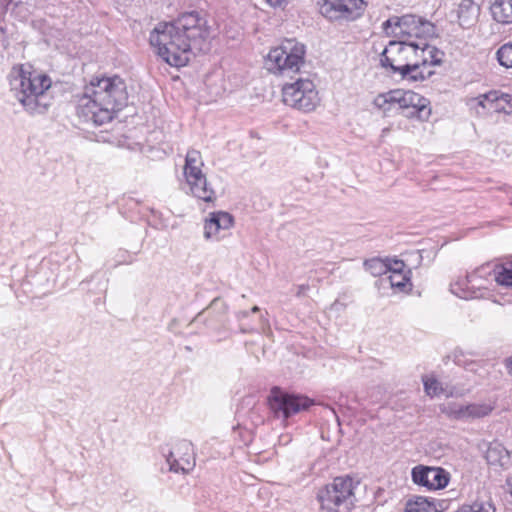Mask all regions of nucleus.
I'll return each mask as SVG.
<instances>
[{"label":"nucleus","instance_id":"7ed1b4c3","mask_svg":"<svg viewBox=\"0 0 512 512\" xmlns=\"http://www.w3.org/2000/svg\"><path fill=\"white\" fill-rule=\"evenodd\" d=\"M31 67L14 66L9 73L10 90L30 115L44 114L52 104L47 91L52 85L50 77L31 71Z\"/></svg>","mask_w":512,"mask_h":512},{"label":"nucleus","instance_id":"c85d7f7f","mask_svg":"<svg viewBox=\"0 0 512 512\" xmlns=\"http://www.w3.org/2000/svg\"><path fill=\"white\" fill-rule=\"evenodd\" d=\"M496 283L501 286L512 287V267L496 264Z\"/></svg>","mask_w":512,"mask_h":512},{"label":"nucleus","instance_id":"72a5a7b5","mask_svg":"<svg viewBox=\"0 0 512 512\" xmlns=\"http://www.w3.org/2000/svg\"><path fill=\"white\" fill-rule=\"evenodd\" d=\"M209 309H213V310H217V311H219L221 313H225L227 311V305L220 298H215L211 302V304L209 306Z\"/></svg>","mask_w":512,"mask_h":512},{"label":"nucleus","instance_id":"2eb2a0df","mask_svg":"<svg viewBox=\"0 0 512 512\" xmlns=\"http://www.w3.org/2000/svg\"><path fill=\"white\" fill-rule=\"evenodd\" d=\"M413 48H415V61L430 69L432 66L440 65L442 63L444 53L437 47L430 45L426 40L421 42L413 41Z\"/></svg>","mask_w":512,"mask_h":512},{"label":"nucleus","instance_id":"39448f33","mask_svg":"<svg viewBox=\"0 0 512 512\" xmlns=\"http://www.w3.org/2000/svg\"><path fill=\"white\" fill-rule=\"evenodd\" d=\"M356 485L357 483L349 475L335 477L317 494L321 508L329 512H349L356 503L354 493Z\"/></svg>","mask_w":512,"mask_h":512},{"label":"nucleus","instance_id":"aec40b11","mask_svg":"<svg viewBox=\"0 0 512 512\" xmlns=\"http://www.w3.org/2000/svg\"><path fill=\"white\" fill-rule=\"evenodd\" d=\"M485 458L490 465L505 467L510 460L507 449L498 442L490 443L486 450Z\"/></svg>","mask_w":512,"mask_h":512},{"label":"nucleus","instance_id":"9d476101","mask_svg":"<svg viewBox=\"0 0 512 512\" xmlns=\"http://www.w3.org/2000/svg\"><path fill=\"white\" fill-rule=\"evenodd\" d=\"M413 41L392 40L380 54V64L390 75L400 74L416 59Z\"/></svg>","mask_w":512,"mask_h":512},{"label":"nucleus","instance_id":"e433bc0d","mask_svg":"<svg viewBox=\"0 0 512 512\" xmlns=\"http://www.w3.org/2000/svg\"><path fill=\"white\" fill-rule=\"evenodd\" d=\"M178 450L188 452L192 450V444L190 442L183 441L178 445Z\"/></svg>","mask_w":512,"mask_h":512},{"label":"nucleus","instance_id":"4468645a","mask_svg":"<svg viewBox=\"0 0 512 512\" xmlns=\"http://www.w3.org/2000/svg\"><path fill=\"white\" fill-rule=\"evenodd\" d=\"M233 217L227 212L211 213L210 218L205 221L204 237L206 239H220L221 231H227L233 226Z\"/></svg>","mask_w":512,"mask_h":512},{"label":"nucleus","instance_id":"cd10ccee","mask_svg":"<svg viewBox=\"0 0 512 512\" xmlns=\"http://www.w3.org/2000/svg\"><path fill=\"white\" fill-rule=\"evenodd\" d=\"M492 112L510 114L512 112V97L498 91V100L495 101Z\"/></svg>","mask_w":512,"mask_h":512},{"label":"nucleus","instance_id":"bb28decb","mask_svg":"<svg viewBox=\"0 0 512 512\" xmlns=\"http://www.w3.org/2000/svg\"><path fill=\"white\" fill-rule=\"evenodd\" d=\"M424 390L429 396H439L446 395L449 396L452 393H448L446 389L443 388L442 383L439 382L436 378L433 377H425L423 378Z\"/></svg>","mask_w":512,"mask_h":512},{"label":"nucleus","instance_id":"412c9836","mask_svg":"<svg viewBox=\"0 0 512 512\" xmlns=\"http://www.w3.org/2000/svg\"><path fill=\"white\" fill-rule=\"evenodd\" d=\"M491 14L499 23H512V0H492Z\"/></svg>","mask_w":512,"mask_h":512},{"label":"nucleus","instance_id":"473e14b6","mask_svg":"<svg viewBox=\"0 0 512 512\" xmlns=\"http://www.w3.org/2000/svg\"><path fill=\"white\" fill-rule=\"evenodd\" d=\"M467 405H454L449 408V415L457 420H468Z\"/></svg>","mask_w":512,"mask_h":512},{"label":"nucleus","instance_id":"2f4dec72","mask_svg":"<svg viewBox=\"0 0 512 512\" xmlns=\"http://www.w3.org/2000/svg\"><path fill=\"white\" fill-rule=\"evenodd\" d=\"M497 59L501 66L512 67V43H506L498 49Z\"/></svg>","mask_w":512,"mask_h":512},{"label":"nucleus","instance_id":"c9c22d12","mask_svg":"<svg viewBox=\"0 0 512 512\" xmlns=\"http://www.w3.org/2000/svg\"><path fill=\"white\" fill-rule=\"evenodd\" d=\"M290 0H265V2L271 7H282L286 5Z\"/></svg>","mask_w":512,"mask_h":512},{"label":"nucleus","instance_id":"c756f323","mask_svg":"<svg viewBox=\"0 0 512 512\" xmlns=\"http://www.w3.org/2000/svg\"><path fill=\"white\" fill-rule=\"evenodd\" d=\"M466 411H468V419H476L482 418L492 411V407L488 404H469L466 407Z\"/></svg>","mask_w":512,"mask_h":512},{"label":"nucleus","instance_id":"9b49d317","mask_svg":"<svg viewBox=\"0 0 512 512\" xmlns=\"http://www.w3.org/2000/svg\"><path fill=\"white\" fill-rule=\"evenodd\" d=\"M270 409L276 417L284 419L308 409L312 405V401L301 395L288 394L279 387H273L268 397Z\"/></svg>","mask_w":512,"mask_h":512},{"label":"nucleus","instance_id":"f3484780","mask_svg":"<svg viewBox=\"0 0 512 512\" xmlns=\"http://www.w3.org/2000/svg\"><path fill=\"white\" fill-rule=\"evenodd\" d=\"M191 194L205 202H212L215 200V191L208 183L206 175L203 174L196 179H187L186 180Z\"/></svg>","mask_w":512,"mask_h":512},{"label":"nucleus","instance_id":"1a4fd4ad","mask_svg":"<svg viewBox=\"0 0 512 512\" xmlns=\"http://www.w3.org/2000/svg\"><path fill=\"white\" fill-rule=\"evenodd\" d=\"M282 96L286 105L304 112L314 110L319 103L318 92L309 79H298L294 83L284 85Z\"/></svg>","mask_w":512,"mask_h":512},{"label":"nucleus","instance_id":"6ab92c4d","mask_svg":"<svg viewBox=\"0 0 512 512\" xmlns=\"http://www.w3.org/2000/svg\"><path fill=\"white\" fill-rule=\"evenodd\" d=\"M434 71L423 66L419 62L413 60L407 68H405L399 75L402 80L410 82L424 81L431 77Z\"/></svg>","mask_w":512,"mask_h":512},{"label":"nucleus","instance_id":"0eeeda50","mask_svg":"<svg viewBox=\"0 0 512 512\" xmlns=\"http://www.w3.org/2000/svg\"><path fill=\"white\" fill-rule=\"evenodd\" d=\"M382 28L388 36L408 41L416 38L421 42L435 34V26L430 21L412 14L390 17L383 22Z\"/></svg>","mask_w":512,"mask_h":512},{"label":"nucleus","instance_id":"20e7f679","mask_svg":"<svg viewBox=\"0 0 512 512\" xmlns=\"http://www.w3.org/2000/svg\"><path fill=\"white\" fill-rule=\"evenodd\" d=\"M374 104L384 112L398 105L405 117L417 118L420 121H427L431 115L429 100L411 90L398 89L380 94L375 98Z\"/></svg>","mask_w":512,"mask_h":512},{"label":"nucleus","instance_id":"b1692460","mask_svg":"<svg viewBox=\"0 0 512 512\" xmlns=\"http://www.w3.org/2000/svg\"><path fill=\"white\" fill-rule=\"evenodd\" d=\"M365 269L375 277L383 278L389 272L388 263L379 258H372L364 262Z\"/></svg>","mask_w":512,"mask_h":512},{"label":"nucleus","instance_id":"dca6fc26","mask_svg":"<svg viewBox=\"0 0 512 512\" xmlns=\"http://www.w3.org/2000/svg\"><path fill=\"white\" fill-rule=\"evenodd\" d=\"M480 7L472 0H462L458 6V20L461 27H472L478 20Z\"/></svg>","mask_w":512,"mask_h":512},{"label":"nucleus","instance_id":"a211bd4d","mask_svg":"<svg viewBox=\"0 0 512 512\" xmlns=\"http://www.w3.org/2000/svg\"><path fill=\"white\" fill-rule=\"evenodd\" d=\"M204 165L202 155L200 151L195 149L188 150L185 156V164L183 168V174L185 180L196 179L203 175L202 167Z\"/></svg>","mask_w":512,"mask_h":512},{"label":"nucleus","instance_id":"f257e3e1","mask_svg":"<svg viewBox=\"0 0 512 512\" xmlns=\"http://www.w3.org/2000/svg\"><path fill=\"white\" fill-rule=\"evenodd\" d=\"M207 19L198 11L181 13L170 22H161L150 34V44L170 66L183 67L191 57L209 50Z\"/></svg>","mask_w":512,"mask_h":512},{"label":"nucleus","instance_id":"7c9ffc66","mask_svg":"<svg viewBox=\"0 0 512 512\" xmlns=\"http://www.w3.org/2000/svg\"><path fill=\"white\" fill-rule=\"evenodd\" d=\"M456 512H495V507L489 501H475L471 505H464Z\"/></svg>","mask_w":512,"mask_h":512},{"label":"nucleus","instance_id":"a878e982","mask_svg":"<svg viewBox=\"0 0 512 512\" xmlns=\"http://www.w3.org/2000/svg\"><path fill=\"white\" fill-rule=\"evenodd\" d=\"M496 100H498V91H490L471 99L470 103L471 105L475 104L488 112H492Z\"/></svg>","mask_w":512,"mask_h":512},{"label":"nucleus","instance_id":"58836bf2","mask_svg":"<svg viewBox=\"0 0 512 512\" xmlns=\"http://www.w3.org/2000/svg\"><path fill=\"white\" fill-rule=\"evenodd\" d=\"M505 366L508 370V373L512 375V356L505 360Z\"/></svg>","mask_w":512,"mask_h":512},{"label":"nucleus","instance_id":"6e6552de","mask_svg":"<svg viewBox=\"0 0 512 512\" xmlns=\"http://www.w3.org/2000/svg\"><path fill=\"white\" fill-rule=\"evenodd\" d=\"M496 264L485 263L473 272L466 275L465 278L451 285V291L460 298H478L484 294L483 290H488L496 282Z\"/></svg>","mask_w":512,"mask_h":512},{"label":"nucleus","instance_id":"f03ea898","mask_svg":"<svg viewBox=\"0 0 512 512\" xmlns=\"http://www.w3.org/2000/svg\"><path fill=\"white\" fill-rule=\"evenodd\" d=\"M127 102V86L121 77L93 78L78 100L77 114L86 122L103 125L110 122Z\"/></svg>","mask_w":512,"mask_h":512},{"label":"nucleus","instance_id":"ddd939ff","mask_svg":"<svg viewBox=\"0 0 512 512\" xmlns=\"http://www.w3.org/2000/svg\"><path fill=\"white\" fill-rule=\"evenodd\" d=\"M412 479L415 484L424 486L429 490H438L448 485L450 474L441 467L419 465L412 469Z\"/></svg>","mask_w":512,"mask_h":512},{"label":"nucleus","instance_id":"4c0bfd02","mask_svg":"<svg viewBox=\"0 0 512 512\" xmlns=\"http://www.w3.org/2000/svg\"><path fill=\"white\" fill-rule=\"evenodd\" d=\"M309 289V286L308 285H299L297 287V292H296V295L298 297L304 295L306 293V291Z\"/></svg>","mask_w":512,"mask_h":512},{"label":"nucleus","instance_id":"423d86ee","mask_svg":"<svg viewBox=\"0 0 512 512\" xmlns=\"http://www.w3.org/2000/svg\"><path fill=\"white\" fill-rule=\"evenodd\" d=\"M305 47L295 39H286L271 49L265 58L266 69L279 75H290L300 70L304 63Z\"/></svg>","mask_w":512,"mask_h":512},{"label":"nucleus","instance_id":"ea45409f","mask_svg":"<svg viewBox=\"0 0 512 512\" xmlns=\"http://www.w3.org/2000/svg\"><path fill=\"white\" fill-rule=\"evenodd\" d=\"M248 316V312L247 311H241L238 313V318H241V317H247Z\"/></svg>","mask_w":512,"mask_h":512},{"label":"nucleus","instance_id":"4be33fe9","mask_svg":"<svg viewBox=\"0 0 512 512\" xmlns=\"http://www.w3.org/2000/svg\"><path fill=\"white\" fill-rule=\"evenodd\" d=\"M409 281L410 278L406 273L398 272L387 274L385 277L380 278L377 283L383 287L388 286L392 289H396L399 292H403L409 284Z\"/></svg>","mask_w":512,"mask_h":512},{"label":"nucleus","instance_id":"f8f14e48","mask_svg":"<svg viewBox=\"0 0 512 512\" xmlns=\"http://www.w3.org/2000/svg\"><path fill=\"white\" fill-rule=\"evenodd\" d=\"M364 0H322L320 13L329 20L353 21L364 11Z\"/></svg>","mask_w":512,"mask_h":512},{"label":"nucleus","instance_id":"f704fd0d","mask_svg":"<svg viewBox=\"0 0 512 512\" xmlns=\"http://www.w3.org/2000/svg\"><path fill=\"white\" fill-rule=\"evenodd\" d=\"M389 272L390 273H398V272H404L403 269L405 267V264L401 260H395L393 263H388Z\"/></svg>","mask_w":512,"mask_h":512},{"label":"nucleus","instance_id":"a19ab883","mask_svg":"<svg viewBox=\"0 0 512 512\" xmlns=\"http://www.w3.org/2000/svg\"><path fill=\"white\" fill-rule=\"evenodd\" d=\"M251 311H252L253 313H256V312H258V311H259V307H258V306H254V307H252Z\"/></svg>","mask_w":512,"mask_h":512},{"label":"nucleus","instance_id":"393cba45","mask_svg":"<svg viewBox=\"0 0 512 512\" xmlns=\"http://www.w3.org/2000/svg\"><path fill=\"white\" fill-rule=\"evenodd\" d=\"M167 462L170 466V471L188 473L195 465L193 460L190 458L177 459L174 457V452H170L167 457Z\"/></svg>","mask_w":512,"mask_h":512},{"label":"nucleus","instance_id":"5701e85b","mask_svg":"<svg viewBox=\"0 0 512 512\" xmlns=\"http://www.w3.org/2000/svg\"><path fill=\"white\" fill-rule=\"evenodd\" d=\"M404 512H437V508L427 498L418 496L406 502Z\"/></svg>","mask_w":512,"mask_h":512}]
</instances>
